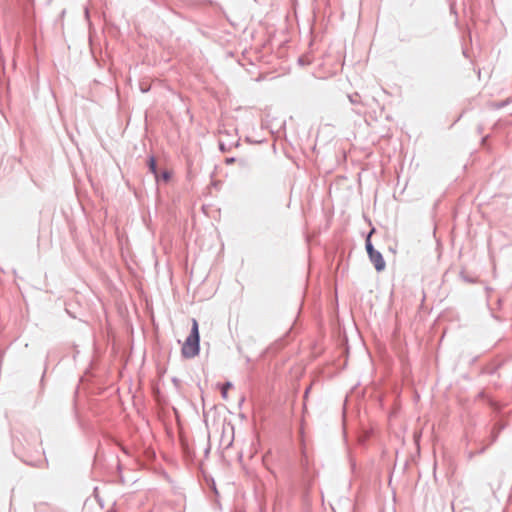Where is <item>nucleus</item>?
<instances>
[{"label": "nucleus", "instance_id": "nucleus-1", "mask_svg": "<svg viewBox=\"0 0 512 512\" xmlns=\"http://www.w3.org/2000/svg\"><path fill=\"white\" fill-rule=\"evenodd\" d=\"M181 352L185 358H192L199 353V329L196 319H192L191 332L182 345Z\"/></svg>", "mask_w": 512, "mask_h": 512}, {"label": "nucleus", "instance_id": "nucleus-2", "mask_svg": "<svg viewBox=\"0 0 512 512\" xmlns=\"http://www.w3.org/2000/svg\"><path fill=\"white\" fill-rule=\"evenodd\" d=\"M367 252L369 254L371 262L374 264L377 271H381L385 268V261L380 252L376 251L371 242L367 240L366 243Z\"/></svg>", "mask_w": 512, "mask_h": 512}, {"label": "nucleus", "instance_id": "nucleus-3", "mask_svg": "<svg viewBox=\"0 0 512 512\" xmlns=\"http://www.w3.org/2000/svg\"><path fill=\"white\" fill-rule=\"evenodd\" d=\"M149 167H150V170L155 174L156 173V161L153 157H151L149 160Z\"/></svg>", "mask_w": 512, "mask_h": 512}, {"label": "nucleus", "instance_id": "nucleus-4", "mask_svg": "<svg viewBox=\"0 0 512 512\" xmlns=\"http://www.w3.org/2000/svg\"><path fill=\"white\" fill-rule=\"evenodd\" d=\"M211 489L215 492V494L218 495V491L216 490L214 481H212V483H211Z\"/></svg>", "mask_w": 512, "mask_h": 512}, {"label": "nucleus", "instance_id": "nucleus-5", "mask_svg": "<svg viewBox=\"0 0 512 512\" xmlns=\"http://www.w3.org/2000/svg\"><path fill=\"white\" fill-rule=\"evenodd\" d=\"M221 150H224V145L222 143L219 144Z\"/></svg>", "mask_w": 512, "mask_h": 512}, {"label": "nucleus", "instance_id": "nucleus-6", "mask_svg": "<svg viewBox=\"0 0 512 512\" xmlns=\"http://www.w3.org/2000/svg\"><path fill=\"white\" fill-rule=\"evenodd\" d=\"M221 393L224 395V385L221 386Z\"/></svg>", "mask_w": 512, "mask_h": 512}]
</instances>
